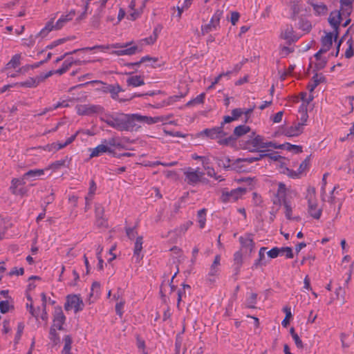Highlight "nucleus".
I'll return each instance as SVG.
<instances>
[{"label":"nucleus","instance_id":"obj_21","mask_svg":"<svg viewBox=\"0 0 354 354\" xmlns=\"http://www.w3.org/2000/svg\"><path fill=\"white\" fill-rule=\"evenodd\" d=\"M132 120L133 123H134V121H137L147 124H153L161 121V119L159 117H151L141 115L140 114H132Z\"/></svg>","mask_w":354,"mask_h":354},{"label":"nucleus","instance_id":"obj_42","mask_svg":"<svg viewBox=\"0 0 354 354\" xmlns=\"http://www.w3.org/2000/svg\"><path fill=\"white\" fill-rule=\"evenodd\" d=\"M281 173L288 176V177L291 178H300L299 172L297 171H294L291 169H289L286 167H281Z\"/></svg>","mask_w":354,"mask_h":354},{"label":"nucleus","instance_id":"obj_13","mask_svg":"<svg viewBox=\"0 0 354 354\" xmlns=\"http://www.w3.org/2000/svg\"><path fill=\"white\" fill-rule=\"evenodd\" d=\"M342 10H334L330 13L329 17L328 19V23L333 29V32H335V39H337L338 35V30L340 25V23L342 19Z\"/></svg>","mask_w":354,"mask_h":354},{"label":"nucleus","instance_id":"obj_6","mask_svg":"<svg viewBox=\"0 0 354 354\" xmlns=\"http://www.w3.org/2000/svg\"><path fill=\"white\" fill-rule=\"evenodd\" d=\"M106 0H99L94 2V4L97 5V8L91 18L90 23L91 26L95 29L100 28L101 19L106 13Z\"/></svg>","mask_w":354,"mask_h":354},{"label":"nucleus","instance_id":"obj_34","mask_svg":"<svg viewBox=\"0 0 354 354\" xmlns=\"http://www.w3.org/2000/svg\"><path fill=\"white\" fill-rule=\"evenodd\" d=\"M21 54H15L11 58V59L7 63L4 70L10 68H16L21 64Z\"/></svg>","mask_w":354,"mask_h":354},{"label":"nucleus","instance_id":"obj_25","mask_svg":"<svg viewBox=\"0 0 354 354\" xmlns=\"http://www.w3.org/2000/svg\"><path fill=\"white\" fill-rule=\"evenodd\" d=\"M104 92L109 93L111 97L113 100H119L118 99V93L123 91L122 87L118 84H107L104 88Z\"/></svg>","mask_w":354,"mask_h":354},{"label":"nucleus","instance_id":"obj_37","mask_svg":"<svg viewBox=\"0 0 354 354\" xmlns=\"http://www.w3.org/2000/svg\"><path fill=\"white\" fill-rule=\"evenodd\" d=\"M243 264V254L241 251H237L234 254V266L236 273H239Z\"/></svg>","mask_w":354,"mask_h":354},{"label":"nucleus","instance_id":"obj_57","mask_svg":"<svg viewBox=\"0 0 354 354\" xmlns=\"http://www.w3.org/2000/svg\"><path fill=\"white\" fill-rule=\"evenodd\" d=\"M327 64V59L324 57L316 60L315 68L317 71L323 69Z\"/></svg>","mask_w":354,"mask_h":354},{"label":"nucleus","instance_id":"obj_51","mask_svg":"<svg viewBox=\"0 0 354 354\" xmlns=\"http://www.w3.org/2000/svg\"><path fill=\"white\" fill-rule=\"evenodd\" d=\"M37 38V36L30 35L28 38H24L22 39V44L27 47H32L35 44V39Z\"/></svg>","mask_w":354,"mask_h":354},{"label":"nucleus","instance_id":"obj_63","mask_svg":"<svg viewBox=\"0 0 354 354\" xmlns=\"http://www.w3.org/2000/svg\"><path fill=\"white\" fill-rule=\"evenodd\" d=\"M66 41V39L62 38L57 39L54 41H53L51 44L46 46V49H53V48L57 46L58 45H60L63 43H64Z\"/></svg>","mask_w":354,"mask_h":354},{"label":"nucleus","instance_id":"obj_10","mask_svg":"<svg viewBox=\"0 0 354 354\" xmlns=\"http://www.w3.org/2000/svg\"><path fill=\"white\" fill-rule=\"evenodd\" d=\"M75 109L79 115H93L102 113L104 111V108L102 106L90 104H78Z\"/></svg>","mask_w":354,"mask_h":354},{"label":"nucleus","instance_id":"obj_52","mask_svg":"<svg viewBox=\"0 0 354 354\" xmlns=\"http://www.w3.org/2000/svg\"><path fill=\"white\" fill-rule=\"evenodd\" d=\"M64 346L62 351L66 352L71 351L72 338L70 335H66L64 338Z\"/></svg>","mask_w":354,"mask_h":354},{"label":"nucleus","instance_id":"obj_59","mask_svg":"<svg viewBox=\"0 0 354 354\" xmlns=\"http://www.w3.org/2000/svg\"><path fill=\"white\" fill-rule=\"evenodd\" d=\"M125 301L124 299H121L119 302H118L115 305V312L116 314L120 317H122L123 315V308L124 306Z\"/></svg>","mask_w":354,"mask_h":354},{"label":"nucleus","instance_id":"obj_62","mask_svg":"<svg viewBox=\"0 0 354 354\" xmlns=\"http://www.w3.org/2000/svg\"><path fill=\"white\" fill-rule=\"evenodd\" d=\"M10 304L8 301H0V312L3 314H5L9 311Z\"/></svg>","mask_w":354,"mask_h":354},{"label":"nucleus","instance_id":"obj_45","mask_svg":"<svg viewBox=\"0 0 354 354\" xmlns=\"http://www.w3.org/2000/svg\"><path fill=\"white\" fill-rule=\"evenodd\" d=\"M277 196L279 200H283V202L286 199V187L283 183H279L278 184V189L277 192Z\"/></svg>","mask_w":354,"mask_h":354},{"label":"nucleus","instance_id":"obj_24","mask_svg":"<svg viewBox=\"0 0 354 354\" xmlns=\"http://www.w3.org/2000/svg\"><path fill=\"white\" fill-rule=\"evenodd\" d=\"M40 82L39 77H28L24 82L14 83L16 87L35 88Z\"/></svg>","mask_w":354,"mask_h":354},{"label":"nucleus","instance_id":"obj_36","mask_svg":"<svg viewBox=\"0 0 354 354\" xmlns=\"http://www.w3.org/2000/svg\"><path fill=\"white\" fill-rule=\"evenodd\" d=\"M53 30H55V27L53 24V21H50L35 36H37V37H41V38H44Z\"/></svg>","mask_w":354,"mask_h":354},{"label":"nucleus","instance_id":"obj_11","mask_svg":"<svg viewBox=\"0 0 354 354\" xmlns=\"http://www.w3.org/2000/svg\"><path fill=\"white\" fill-rule=\"evenodd\" d=\"M304 131V123H294L291 126H282L279 129L281 134L286 137H296Z\"/></svg>","mask_w":354,"mask_h":354},{"label":"nucleus","instance_id":"obj_46","mask_svg":"<svg viewBox=\"0 0 354 354\" xmlns=\"http://www.w3.org/2000/svg\"><path fill=\"white\" fill-rule=\"evenodd\" d=\"M283 310L286 313V317L282 321L281 325L283 327H287L289 324L290 319L292 317L291 308L290 306H286L283 308Z\"/></svg>","mask_w":354,"mask_h":354},{"label":"nucleus","instance_id":"obj_27","mask_svg":"<svg viewBox=\"0 0 354 354\" xmlns=\"http://www.w3.org/2000/svg\"><path fill=\"white\" fill-rule=\"evenodd\" d=\"M335 38V32H327L325 36L321 39L322 48L326 53L330 48L333 44V39Z\"/></svg>","mask_w":354,"mask_h":354},{"label":"nucleus","instance_id":"obj_44","mask_svg":"<svg viewBox=\"0 0 354 354\" xmlns=\"http://www.w3.org/2000/svg\"><path fill=\"white\" fill-rule=\"evenodd\" d=\"M206 212L205 209H201L197 213L198 222L201 228H203L205 225Z\"/></svg>","mask_w":354,"mask_h":354},{"label":"nucleus","instance_id":"obj_50","mask_svg":"<svg viewBox=\"0 0 354 354\" xmlns=\"http://www.w3.org/2000/svg\"><path fill=\"white\" fill-rule=\"evenodd\" d=\"M283 145L284 146L283 147L282 149L286 147L288 151H294L295 153L302 152V147L299 145H292L290 143H286Z\"/></svg>","mask_w":354,"mask_h":354},{"label":"nucleus","instance_id":"obj_2","mask_svg":"<svg viewBox=\"0 0 354 354\" xmlns=\"http://www.w3.org/2000/svg\"><path fill=\"white\" fill-rule=\"evenodd\" d=\"M227 135L228 132L225 131V127L221 125L209 129H205L199 133L200 136H205L212 140H218L217 142L220 145L225 146L229 145L235 140V138H234L233 136L225 138Z\"/></svg>","mask_w":354,"mask_h":354},{"label":"nucleus","instance_id":"obj_12","mask_svg":"<svg viewBox=\"0 0 354 354\" xmlns=\"http://www.w3.org/2000/svg\"><path fill=\"white\" fill-rule=\"evenodd\" d=\"M280 38L286 41L288 44L296 42L300 37L297 35L292 25L286 24L281 28Z\"/></svg>","mask_w":354,"mask_h":354},{"label":"nucleus","instance_id":"obj_33","mask_svg":"<svg viewBox=\"0 0 354 354\" xmlns=\"http://www.w3.org/2000/svg\"><path fill=\"white\" fill-rule=\"evenodd\" d=\"M290 10H292V19H295L297 15L301 10V1L300 0H293L290 2Z\"/></svg>","mask_w":354,"mask_h":354},{"label":"nucleus","instance_id":"obj_29","mask_svg":"<svg viewBox=\"0 0 354 354\" xmlns=\"http://www.w3.org/2000/svg\"><path fill=\"white\" fill-rule=\"evenodd\" d=\"M266 248L262 247L260 248L259 251V258L254 261L253 265L252 266V269L255 270L260 267L264 266L266 265V262L265 261V250Z\"/></svg>","mask_w":354,"mask_h":354},{"label":"nucleus","instance_id":"obj_60","mask_svg":"<svg viewBox=\"0 0 354 354\" xmlns=\"http://www.w3.org/2000/svg\"><path fill=\"white\" fill-rule=\"evenodd\" d=\"M89 185L90 186H89V189H88V192L86 196L93 198V196L95 194V192L97 190V185H96V183H95L94 180H91L90 181Z\"/></svg>","mask_w":354,"mask_h":354},{"label":"nucleus","instance_id":"obj_30","mask_svg":"<svg viewBox=\"0 0 354 354\" xmlns=\"http://www.w3.org/2000/svg\"><path fill=\"white\" fill-rule=\"evenodd\" d=\"M127 84L128 86L138 87L145 84L144 78L141 75H133L127 78Z\"/></svg>","mask_w":354,"mask_h":354},{"label":"nucleus","instance_id":"obj_35","mask_svg":"<svg viewBox=\"0 0 354 354\" xmlns=\"http://www.w3.org/2000/svg\"><path fill=\"white\" fill-rule=\"evenodd\" d=\"M117 11V7L114 6H111V8H109L108 10H106L104 17L106 23H113L115 24L114 21H115Z\"/></svg>","mask_w":354,"mask_h":354},{"label":"nucleus","instance_id":"obj_49","mask_svg":"<svg viewBox=\"0 0 354 354\" xmlns=\"http://www.w3.org/2000/svg\"><path fill=\"white\" fill-rule=\"evenodd\" d=\"M57 328L50 327L49 332V338L51 341L53 342L55 344H57L59 341V337L58 333H57Z\"/></svg>","mask_w":354,"mask_h":354},{"label":"nucleus","instance_id":"obj_58","mask_svg":"<svg viewBox=\"0 0 354 354\" xmlns=\"http://www.w3.org/2000/svg\"><path fill=\"white\" fill-rule=\"evenodd\" d=\"M100 291V284L97 281H94L91 286V296H98Z\"/></svg>","mask_w":354,"mask_h":354},{"label":"nucleus","instance_id":"obj_26","mask_svg":"<svg viewBox=\"0 0 354 354\" xmlns=\"http://www.w3.org/2000/svg\"><path fill=\"white\" fill-rule=\"evenodd\" d=\"M310 6L313 7L314 13L316 16H324L328 12V6L322 2H310Z\"/></svg>","mask_w":354,"mask_h":354},{"label":"nucleus","instance_id":"obj_56","mask_svg":"<svg viewBox=\"0 0 354 354\" xmlns=\"http://www.w3.org/2000/svg\"><path fill=\"white\" fill-rule=\"evenodd\" d=\"M95 218H100L104 216V207L99 203L95 204Z\"/></svg>","mask_w":354,"mask_h":354},{"label":"nucleus","instance_id":"obj_20","mask_svg":"<svg viewBox=\"0 0 354 354\" xmlns=\"http://www.w3.org/2000/svg\"><path fill=\"white\" fill-rule=\"evenodd\" d=\"M113 150L108 146L106 140H104L102 143L91 149L90 158L97 157L104 153H111Z\"/></svg>","mask_w":354,"mask_h":354},{"label":"nucleus","instance_id":"obj_3","mask_svg":"<svg viewBox=\"0 0 354 354\" xmlns=\"http://www.w3.org/2000/svg\"><path fill=\"white\" fill-rule=\"evenodd\" d=\"M306 199L308 202V213L315 219H319L322 214V208L318 206L316 190L314 187L308 186L306 189Z\"/></svg>","mask_w":354,"mask_h":354},{"label":"nucleus","instance_id":"obj_1","mask_svg":"<svg viewBox=\"0 0 354 354\" xmlns=\"http://www.w3.org/2000/svg\"><path fill=\"white\" fill-rule=\"evenodd\" d=\"M102 120L109 127L120 131H129L135 126L133 123L132 114L115 113L106 116Z\"/></svg>","mask_w":354,"mask_h":354},{"label":"nucleus","instance_id":"obj_23","mask_svg":"<svg viewBox=\"0 0 354 354\" xmlns=\"http://www.w3.org/2000/svg\"><path fill=\"white\" fill-rule=\"evenodd\" d=\"M75 15V12L74 10H71L68 14L62 15L59 19L57 21L55 24H54L55 27V30L61 29L66 23L69 21H71Z\"/></svg>","mask_w":354,"mask_h":354},{"label":"nucleus","instance_id":"obj_55","mask_svg":"<svg viewBox=\"0 0 354 354\" xmlns=\"http://www.w3.org/2000/svg\"><path fill=\"white\" fill-rule=\"evenodd\" d=\"M65 147H66V145L65 144V142H63V143L59 142V143H53L50 145H48V146H46V148L49 151H50L53 150L58 151L59 149L64 148Z\"/></svg>","mask_w":354,"mask_h":354},{"label":"nucleus","instance_id":"obj_4","mask_svg":"<svg viewBox=\"0 0 354 354\" xmlns=\"http://www.w3.org/2000/svg\"><path fill=\"white\" fill-rule=\"evenodd\" d=\"M112 48H120L113 51V54L117 56L133 55L140 53L142 50V45L136 44L133 41L127 43H115L111 45Z\"/></svg>","mask_w":354,"mask_h":354},{"label":"nucleus","instance_id":"obj_15","mask_svg":"<svg viewBox=\"0 0 354 354\" xmlns=\"http://www.w3.org/2000/svg\"><path fill=\"white\" fill-rule=\"evenodd\" d=\"M218 165L219 167H222L227 170H234L238 172H241L244 170L243 168V165H240V163L238 162V159L233 161L232 163L229 158L218 159Z\"/></svg>","mask_w":354,"mask_h":354},{"label":"nucleus","instance_id":"obj_38","mask_svg":"<svg viewBox=\"0 0 354 354\" xmlns=\"http://www.w3.org/2000/svg\"><path fill=\"white\" fill-rule=\"evenodd\" d=\"M259 153L257 154L255 156H250L244 158H238V162L240 163V165H243V162H247V163H252L255 161H258L261 160L262 158L266 157L265 154H263V153L259 152Z\"/></svg>","mask_w":354,"mask_h":354},{"label":"nucleus","instance_id":"obj_5","mask_svg":"<svg viewBox=\"0 0 354 354\" xmlns=\"http://www.w3.org/2000/svg\"><path fill=\"white\" fill-rule=\"evenodd\" d=\"M284 145H277L273 142H264L262 136L258 135L247 142L246 149L250 151L260 152V149L273 147L274 149H282Z\"/></svg>","mask_w":354,"mask_h":354},{"label":"nucleus","instance_id":"obj_54","mask_svg":"<svg viewBox=\"0 0 354 354\" xmlns=\"http://www.w3.org/2000/svg\"><path fill=\"white\" fill-rule=\"evenodd\" d=\"M136 228V227H125L127 236L131 240L133 239L138 234V232Z\"/></svg>","mask_w":354,"mask_h":354},{"label":"nucleus","instance_id":"obj_48","mask_svg":"<svg viewBox=\"0 0 354 354\" xmlns=\"http://www.w3.org/2000/svg\"><path fill=\"white\" fill-rule=\"evenodd\" d=\"M283 205L285 208V216H286V218L288 220L292 219V207H291L290 204L289 203L288 201H287L286 200H284V201L283 202Z\"/></svg>","mask_w":354,"mask_h":354},{"label":"nucleus","instance_id":"obj_41","mask_svg":"<svg viewBox=\"0 0 354 354\" xmlns=\"http://www.w3.org/2000/svg\"><path fill=\"white\" fill-rule=\"evenodd\" d=\"M205 97V93H202L200 95H197L195 98L192 99L189 102H187V106H193L197 104H203L204 100Z\"/></svg>","mask_w":354,"mask_h":354},{"label":"nucleus","instance_id":"obj_8","mask_svg":"<svg viewBox=\"0 0 354 354\" xmlns=\"http://www.w3.org/2000/svg\"><path fill=\"white\" fill-rule=\"evenodd\" d=\"M223 15V10H216L212 15L209 22L201 26L202 34L204 35L209 32L218 29L220 28V20L222 18Z\"/></svg>","mask_w":354,"mask_h":354},{"label":"nucleus","instance_id":"obj_9","mask_svg":"<svg viewBox=\"0 0 354 354\" xmlns=\"http://www.w3.org/2000/svg\"><path fill=\"white\" fill-rule=\"evenodd\" d=\"M84 306L83 301L80 296L77 295H69L66 297L64 309L66 311L73 309L74 312L77 313L83 310Z\"/></svg>","mask_w":354,"mask_h":354},{"label":"nucleus","instance_id":"obj_17","mask_svg":"<svg viewBox=\"0 0 354 354\" xmlns=\"http://www.w3.org/2000/svg\"><path fill=\"white\" fill-rule=\"evenodd\" d=\"M220 261L221 256L218 254L216 255V257H214V260L209 268L208 274L207 276V280L210 283H213L215 281L216 277L218 274Z\"/></svg>","mask_w":354,"mask_h":354},{"label":"nucleus","instance_id":"obj_43","mask_svg":"<svg viewBox=\"0 0 354 354\" xmlns=\"http://www.w3.org/2000/svg\"><path fill=\"white\" fill-rule=\"evenodd\" d=\"M298 28L306 32H309L312 29V25L310 21L301 19L298 23Z\"/></svg>","mask_w":354,"mask_h":354},{"label":"nucleus","instance_id":"obj_40","mask_svg":"<svg viewBox=\"0 0 354 354\" xmlns=\"http://www.w3.org/2000/svg\"><path fill=\"white\" fill-rule=\"evenodd\" d=\"M257 301V294L254 292L250 293L246 298L245 306L248 308H255L256 304Z\"/></svg>","mask_w":354,"mask_h":354},{"label":"nucleus","instance_id":"obj_16","mask_svg":"<svg viewBox=\"0 0 354 354\" xmlns=\"http://www.w3.org/2000/svg\"><path fill=\"white\" fill-rule=\"evenodd\" d=\"M185 180L189 185H195L201 181V177L203 176V173L198 171V169H194L191 167L188 168L185 171Z\"/></svg>","mask_w":354,"mask_h":354},{"label":"nucleus","instance_id":"obj_61","mask_svg":"<svg viewBox=\"0 0 354 354\" xmlns=\"http://www.w3.org/2000/svg\"><path fill=\"white\" fill-rule=\"evenodd\" d=\"M352 40L349 39L347 41V44L348 45V48L345 52V57L348 59L351 58L354 55V51L353 50L352 46Z\"/></svg>","mask_w":354,"mask_h":354},{"label":"nucleus","instance_id":"obj_14","mask_svg":"<svg viewBox=\"0 0 354 354\" xmlns=\"http://www.w3.org/2000/svg\"><path fill=\"white\" fill-rule=\"evenodd\" d=\"M66 316L64 315L61 306H56L53 312V320L51 327L57 330H63V324L65 323Z\"/></svg>","mask_w":354,"mask_h":354},{"label":"nucleus","instance_id":"obj_31","mask_svg":"<svg viewBox=\"0 0 354 354\" xmlns=\"http://www.w3.org/2000/svg\"><path fill=\"white\" fill-rule=\"evenodd\" d=\"M354 0H340L341 10L343 15L349 16L353 10Z\"/></svg>","mask_w":354,"mask_h":354},{"label":"nucleus","instance_id":"obj_39","mask_svg":"<svg viewBox=\"0 0 354 354\" xmlns=\"http://www.w3.org/2000/svg\"><path fill=\"white\" fill-rule=\"evenodd\" d=\"M250 127L245 125V124L239 125V126L235 127V129L234 130V136H233V137L235 138V140H236V138L241 137V136L246 134L247 133L250 132Z\"/></svg>","mask_w":354,"mask_h":354},{"label":"nucleus","instance_id":"obj_47","mask_svg":"<svg viewBox=\"0 0 354 354\" xmlns=\"http://www.w3.org/2000/svg\"><path fill=\"white\" fill-rule=\"evenodd\" d=\"M260 152L263 153V154H265L266 157H268L270 160L274 161L279 160L282 158L280 155H279L278 152L277 151L270 152V150H261L260 151Z\"/></svg>","mask_w":354,"mask_h":354},{"label":"nucleus","instance_id":"obj_18","mask_svg":"<svg viewBox=\"0 0 354 354\" xmlns=\"http://www.w3.org/2000/svg\"><path fill=\"white\" fill-rule=\"evenodd\" d=\"M239 242L241 245V249L245 250V252L251 253L254 248V243L250 234H245L239 237Z\"/></svg>","mask_w":354,"mask_h":354},{"label":"nucleus","instance_id":"obj_32","mask_svg":"<svg viewBox=\"0 0 354 354\" xmlns=\"http://www.w3.org/2000/svg\"><path fill=\"white\" fill-rule=\"evenodd\" d=\"M44 174V169H30L24 174V178L35 180Z\"/></svg>","mask_w":354,"mask_h":354},{"label":"nucleus","instance_id":"obj_64","mask_svg":"<svg viewBox=\"0 0 354 354\" xmlns=\"http://www.w3.org/2000/svg\"><path fill=\"white\" fill-rule=\"evenodd\" d=\"M66 158L65 159H61L54 162L53 163H52L51 167L53 169H59L61 167L64 166L66 162Z\"/></svg>","mask_w":354,"mask_h":354},{"label":"nucleus","instance_id":"obj_19","mask_svg":"<svg viewBox=\"0 0 354 354\" xmlns=\"http://www.w3.org/2000/svg\"><path fill=\"white\" fill-rule=\"evenodd\" d=\"M281 252H286V257L287 259H292L294 257L292 250L290 247H283L280 248L274 247L270 250L267 254L270 258L274 259L280 255Z\"/></svg>","mask_w":354,"mask_h":354},{"label":"nucleus","instance_id":"obj_22","mask_svg":"<svg viewBox=\"0 0 354 354\" xmlns=\"http://www.w3.org/2000/svg\"><path fill=\"white\" fill-rule=\"evenodd\" d=\"M143 237L142 236H138L134 243L133 249V258L136 262L138 263L143 258L142 251Z\"/></svg>","mask_w":354,"mask_h":354},{"label":"nucleus","instance_id":"obj_28","mask_svg":"<svg viewBox=\"0 0 354 354\" xmlns=\"http://www.w3.org/2000/svg\"><path fill=\"white\" fill-rule=\"evenodd\" d=\"M324 76L322 74L315 73L310 82L308 84L307 88L308 91L312 93L321 82H324Z\"/></svg>","mask_w":354,"mask_h":354},{"label":"nucleus","instance_id":"obj_7","mask_svg":"<svg viewBox=\"0 0 354 354\" xmlns=\"http://www.w3.org/2000/svg\"><path fill=\"white\" fill-rule=\"evenodd\" d=\"M247 190L243 187H238L230 191L225 189L222 191L221 200L223 203H234L245 194Z\"/></svg>","mask_w":354,"mask_h":354},{"label":"nucleus","instance_id":"obj_53","mask_svg":"<svg viewBox=\"0 0 354 354\" xmlns=\"http://www.w3.org/2000/svg\"><path fill=\"white\" fill-rule=\"evenodd\" d=\"M205 169L207 170V175L208 176L214 178L216 180H218V181L223 180V178H222L221 176L216 175L214 168L207 166Z\"/></svg>","mask_w":354,"mask_h":354}]
</instances>
